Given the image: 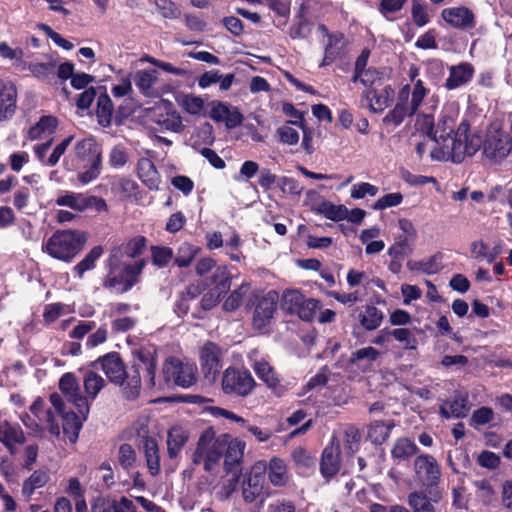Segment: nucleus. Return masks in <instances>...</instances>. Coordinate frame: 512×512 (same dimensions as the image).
Returning a JSON list of instances; mask_svg holds the SVG:
<instances>
[{"label": "nucleus", "mask_w": 512, "mask_h": 512, "mask_svg": "<svg viewBox=\"0 0 512 512\" xmlns=\"http://www.w3.org/2000/svg\"><path fill=\"white\" fill-rule=\"evenodd\" d=\"M135 362L130 371H126L124 363L116 352L108 353L93 362L94 368H100L110 382L122 386L125 397L133 400L138 397L141 389V372L145 371L151 386L155 385L156 361L146 350L134 353Z\"/></svg>", "instance_id": "1"}, {"label": "nucleus", "mask_w": 512, "mask_h": 512, "mask_svg": "<svg viewBox=\"0 0 512 512\" xmlns=\"http://www.w3.org/2000/svg\"><path fill=\"white\" fill-rule=\"evenodd\" d=\"M86 163L89 167L78 174V180L82 184H88L97 179L102 169V149L92 137L77 141L73 152L63 159V167L67 171L79 168V163Z\"/></svg>", "instance_id": "2"}, {"label": "nucleus", "mask_w": 512, "mask_h": 512, "mask_svg": "<svg viewBox=\"0 0 512 512\" xmlns=\"http://www.w3.org/2000/svg\"><path fill=\"white\" fill-rule=\"evenodd\" d=\"M482 146V137L478 133L470 132V124L463 120L454 135L451 145L437 147L431 151V158L438 161L451 159L454 163H461L465 157L473 156Z\"/></svg>", "instance_id": "3"}, {"label": "nucleus", "mask_w": 512, "mask_h": 512, "mask_svg": "<svg viewBox=\"0 0 512 512\" xmlns=\"http://www.w3.org/2000/svg\"><path fill=\"white\" fill-rule=\"evenodd\" d=\"M428 91L421 80L414 82L413 89L409 84L404 85L398 93L396 105L385 115L383 123L394 128L402 124L416 113Z\"/></svg>", "instance_id": "4"}, {"label": "nucleus", "mask_w": 512, "mask_h": 512, "mask_svg": "<svg viewBox=\"0 0 512 512\" xmlns=\"http://www.w3.org/2000/svg\"><path fill=\"white\" fill-rule=\"evenodd\" d=\"M86 242L84 233L77 230H57L42 243V251L50 257L71 263Z\"/></svg>", "instance_id": "5"}, {"label": "nucleus", "mask_w": 512, "mask_h": 512, "mask_svg": "<svg viewBox=\"0 0 512 512\" xmlns=\"http://www.w3.org/2000/svg\"><path fill=\"white\" fill-rule=\"evenodd\" d=\"M226 446V434L216 437L212 428L206 429L199 437L192 461L195 465H203L206 471H212L222 458Z\"/></svg>", "instance_id": "6"}, {"label": "nucleus", "mask_w": 512, "mask_h": 512, "mask_svg": "<svg viewBox=\"0 0 512 512\" xmlns=\"http://www.w3.org/2000/svg\"><path fill=\"white\" fill-rule=\"evenodd\" d=\"M483 155L494 163H499L505 159L512 151V142L510 136L502 129L500 123H492L482 139Z\"/></svg>", "instance_id": "7"}, {"label": "nucleus", "mask_w": 512, "mask_h": 512, "mask_svg": "<svg viewBox=\"0 0 512 512\" xmlns=\"http://www.w3.org/2000/svg\"><path fill=\"white\" fill-rule=\"evenodd\" d=\"M256 386V382L249 370L229 366L222 374L221 387L226 395L247 397Z\"/></svg>", "instance_id": "8"}, {"label": "nucleus", "mask_w": 512, "mask_h": 512, "mask_svg": "<svg viewBox=\"0 0 512 512\" xmlns=\"http://www.w3.org/2000/svg\"><path fill=\"white\" fill-rule=\"evenodd\" d=\"M197 366L176 357L168 358L163 365V376L167 383L189 388L197 381Z\"/></svg>", "instance_id": "9"}, {"label": "nucleus", "mask_w": 512, "mask_h": 512, "mask_svg": "<svg viewBox=\"0 0 512 512\" xmlns=\"http://www.w3.org/2000/svg\"><path fill=\"white\" fill-rule=\"evenodd\" d=\"M420 129L425 131L427 136L437 143L439 147L451 145L453 138L451 137L455 128V119L450 115H443L436 127H434V119L431 115H421Z\"/></svg>", "instance_id": "10"}, {"label": "nucleus", "mask_w": 512, "mask_h": 512, "mask_svg": "<svg viewBox=\"0 0 512 512\" xmlns=\"http://www.w3.org/2000/svg\"><path fill=\"white\" fill-rule=\"evenodd\" d=\"M223 350L214 342H206L199 351V362L203 377L214 383L223 367Z\"/></svg>", "instance_id": "11"}, {"label": "nucleus", "mask_w": 512, "mask_h": 512, "mask_svg": "<svg viewBox=\"0 0 512 512\" xmlns=\"http://www.w3.org/2000/svg\"><path fill=\"white\" fill-rule=\"evenodd\" d=\"M59 389L68 402L77 409L78 414L85 420L90 411L87 398L81 393L79 383L72 373H65L59 381Z\"/></svg>", "instance_id": "12"}, {"label": "nucleus", "mask_w": 512, "mask_h": 512, "mask_svg": "<svg viewBox=\"0 0 512 512\" xmlns=\"http://www.w3.org/2000/svg\"><path fill=\"white\" fill-rule=\"evenodd\" d=\"M55 203L58 206L69 207L79 212H83L91 207H95L98 211L107 210V204L104 199L76 192H65L57 197Z\"/></svg>", "instance_id": "13"}, {"label": "nucleus", "mask_w": 512, "mask_h": 512, "mask_svg": "<svg viewBox=\"0 0 512 512\" xmlns=\"http://www.w3.org/2000/svg\"><path fill=\"white\" fill-rule=\"evenodd\" d=\"M266 464L256 463L243 482V497L247 502H254L258 498L263 499L265 484Z\"/></svg>", "instance_id": "14"}, {"label": "nucleus", "mask_w": 512, "mask_h": 512, "mask_svg": "<svg viewBox=\"0 0 512 512\" xmlns=\"http://www.w3.org/2000/svg\"><path fill=\"white\" fill-rule=\"evenodd\" d=\"M318 30L326 37V41L324 42V57L319 64V67L322 68L331 65L344 55L345 39L340 32L330 33L323 24L319 25Z\"/></svg>", "instance_id": "15"}, {"label": "nucleus", "mask_w": 512, "mask_h": 512, "mask_svg": "<svg viewBox=\"0 0 512 512\" xmlns=\"http://www.w3.org/2000/svg\"><path fill=\"white\" fill-rule=\"evenodd\" d=\"M209 117L215 122H223L227 129L240 126L244 120L243 114L237 107L222 101H213Z\"/></svg>", "instance_id": "16"}, {"label": "nucleus", "mask_w": 512, "mask_h": 512, "mask_svg": "<svg viewBox=\"0 0 512 512\" xmlns=\"http://www.w3.org/2000/svg\"><path fill=\"white\" fill-rule=\"evenodd\" d=\"M441 17L455 29L470 30L476 26L475 14L465 6L445 8L441 12Z\"/></svg>", "instance_id": "17"}, {"label": "nucleus", "mask_w": 512, "mask_h": 512, "mask_svg": "<svg viewBox=\"0 0 512 512\" xmlns=\"http://www.w3.org/2000/svg\"><path fill=\"white\" fill-rule=\"evenodd\" d=\"M417 478L425 485L436 484L440 478V469L436 459L428 454L419 455L414 461Z\"/></svg>", "instance_id": "18"}, {"label": "nucleus", "mask_w": 512, "mask_h": 512, "mask_svg": "<svg viewBox=\"0 0 512 512\" xmlns=\"http://www.w3.org/2000/svg\"><path fill=\"white\" fill-rule=\"evenodd\" d=\"M91 512H137L133 501L126 496L97 497L91 503Z\"/></svg>", "instance_id": "19"}, {"label": "nucleus", "mask_w": 512, "mask_h": 512, "mask_svg": "<svg viewBox=\"0 0 512 512\" xmlns=\"http://www.w3.org/2000/svg\"><path fill=\"white\" fill-rule=\"evenodd\" d=\"M278 294L275 291H269L259 299L254 315L253 324L256 328L265 327L273 318L277 306Z\"/></svg>", "instance_id": "20"}, {"label": "nucleus", "mask_w": 512, "mask_h": 512, "mask_svg": "<svg viewBox=\"0 0 512 512\" xmlns=\"http://www.w3.org/2000/svg\"><path fill=\"white\" fill-rule=\"evenodd\" d=\"M252 368L257 377L263 381L276 396H282L284 394L285 387L282 385L278 374L269 362L264 359L255 361Z\"/></svg>", "instance_id": "21"}, {"label": "nucleus", "mask_w": 512, "mask_h": 512, "mask_svg": "<svg viewBox=\"0 0 512 512\" xmlns=\"http://www.w3.org/2000/svg\"><path fill=\"white\" fill-rule=\"evenodd\" d=\"M73 138H74L73 136H69V137L63 139L59 144H57L55 146V148L53 149V151L49 157H46V154L51 146V143H52L51 139L45 143L35 145L33 148L34 153H35L37 159L43 165L48 166V167H53L59 162L60 158L64 155L67 148L71 144Z\"/></svg>", "instance_id": "22"}, {"label": "nucleus", "mask_w": 512, "mask_h": 512, "mask_svg": "<svg viewBox=\"0 0 512 512\" xmlns=\"http://www.w3.org/2000/svg\"><path fill=\"white\" fill-rule=\"evenodd\" d=\"M17 108V89L10 82L0 78V121L13 117Z\"/></svg>", "instance_id": "23"}, {"label": "nucleus", "mask_w": 512, "mask_h": 512, "mask_svg": "<svg viewBox=\"0 0 512 512\" xmlns=\"http://www.w3.org/2000/svg\"><path fill=\"white\" fill-rule=\"evenodd\" d=\"M340 469V448L339 440L332 437L330 445H328L323 453L320 463V470L325 478H331L338 473Z\"/></svg>", "instance_id": "24"}, {"label": "nucleus", "mask_w": 512, "mask_h": 512, "mask_svg": "<svg viewBox=\"0 0 512 512\" xmlns=\"http://www.w3.org/2000/svg\"><path fill=\"white\" fill-rule=\"evenodd\" d=\"M137 176L149 190H159L161 177L151 159L142 157L138 160Z\"/></svg>", "instance_id": "25"}, {"label": "nucleus", "mask_w": 512, "mask_h": 512, "mask_svg": "<svg viewBox=\"0 0 512 512\" xmlns=\"http://www.w3.org/2000/svg\"><path fill=\"white\" fill-rule=\"evenodd\" d=\"M395 96L391 86H385L380 91L368 90L363 94V99L368 103L369 109L374 113H381L390 106Z\"/></svg>", "instance_id": "26"}, {"label": "nucleus", "mask_w": 512, "mask_h": 512, "mask_svg": "<svg viewBox=\"0 0 512 512\" xmlns=\"http://www.w3.org/2000/svg\"><path fill=\"white\" fill-rule=\"evenodd\" d=\"M449 77L446 79L445 87L449 90L459 88L469 83L474 75V68L470 63L463 62L449 68Z\"/></svg>", "instance_id": "27"}, {"label": "nucleus", "mask_w": 512, "mask_h": 512, "mask_svg": "<svg viewBox=\"0 0 512 512\" xmlns=\"http://www.w3.org/2000/svg\"><path fill=\"white\" fill-rule=\"evenodd\" d=\"M246 443L239 439H230L227 435V446L225 447L224 464L228 472H231L236 465L242 461Z\"/></svg>", "instance_id": "28"}, {"label": "nucleus", "mask_w": 512, "mask_h": 512, "mask_svg": "<svg viewBox=\"0 0 512 512\" xmlns=\"http://www.w3.org/2000/svg\"><path fill=\"white\" fill-rule=\"evenodd\" d=\"M30 413L36 418L46 423V428L53 435L60 434V426L56 419V414L51 409H45V403L42 399H36L30 407Z\"/></svg>", "instance_id": "29"}, {"label": "nucleus", "mask_w": 512, "mask_h": 512, "mask_svg": "<svg viewBox=\"0 0 512 512\" xmlns=\"http://www.w3.org/2000/svg\"><path fill=\"white\" fill-rule=\"evenodd\" d=\"M158 81V72L155 69L139 70L134 75L137 89L147 97L156 95L155 85Z\"/></svg>", "instance_id": "30"}, {"label": "nucleus", "mask_w": 512, "mask_h": 512, "mask_svg": "<svg viewBox=\"0 0 512 512\" xmlns=\"http://www.w3.org/2000/svg\"><path fill=\"white\" fill-rule=\"evenodd\" d=\"M118 250H113L109 257L110 271L105 279L104 286L114 289L118 293H123L121 288L124 286L123 269L120 267L118 259Z\"/></svg>", "instance_id": "31"}, {"label": "nucleus", "mask_w": 512, "mask_h": 512, "mask_svg": "<svg viewBox=\"0 0 512 512\" xmlns=\"http://www.w3.org/2000/svg\"><path fill=\"white\" fill-rule=\"evenodd\" d=\"M189 439V432L182 426H174L168 431L167 451L170 458H175L182 451Z\"/></svg>", "instance_id": "32"}, {"label": "nucleus", "mask_w": 512, "mask_h": 512, "mask_svg": "<svg viewBox=\"0 0 512 512\" xmlns=\"http://www.w3.org/2000/svg\"><path fill=\"white\" fill-rule=\"evenodd\" d=\"M269 481L274 486H284L289 481L287 466L281 458L273 457L266 465Z\"/></svg>", "instance_id": "33"}, {"label": "nucleus", "mask_w": 512, "mask_h": 512, "mask_svg": "<svg viewBox=\"0 0 512 512\" xmlns=\"http://www.w3.org/2000/svg\"><path fill=\"white\" fill-rule=\"evenodd\" d=\"M25 441L23 431L18 425L7 421L0 423V442L11 452L15 444H22Z\"/></svg>", "instance_id": "34"}, {"label": "nucleus", "mask_w": 512, "mask_h": 512, "mask_svg": "<svg viewBox=\"0 0 512 512\" xmlns=\"http://www.w3.org/2000/svg\"><path fill=\"white\" fill-rule=\"evenodd\" d=\"M333 437L339 440V445L343 443L344 449L350 455L356 453L360 447L361 433L353 425L345 426L338 434H334Z\"/></svg>", "instance_id": "35"}, {"label": "nucleus", "mask_w": 512, "mask_h": 512, "mask_svg": "<svg viewBox=\"0 0 512 512\" xmlns=\"http://www.w3.org/2000/svg\"><path fill=\"white\" fill-rule=\"evenodd\" d=\"M384 319V313L374 305H366L359 311L358 320L367 331L378 329Z\"/></svg>", "instance_id": "36"}, {"label": "nucleus", "mask_w": 512, "mask_h": 512, "mask_svg": "<svg viewBox=\"0 0 512 512\" xmlns=\"http://www.w3.org/2000/svg\"><path fill=\"white\" fill-rule=\"evenodd\" d=\"M151 119L164 130L180 133L184 128L182 118L175 110L166 111L165 113H157L155 110Z\"/></svg>", "instance_id": "37"}, {"label": "nucleus", "mask_w": 512, "mask_h": 512, "mask_svg": "<svg viewBox=\"0 0 512 512\" xmlns=\"http://www.w3.org/2000/svg\"><path fill=\"white\" fill-rule=\"evenodd\" d=\"M143 449L149 473L156 476L160 472V455L157 441L152 437H145Z\"/></svg>", "instance_id": "38"}, {"label": "nucleus", "mask_w": 512, "mask_h": 512, "mask_svg": "<svg viewBox=\"0 0 512 512\" xmlns=\"http://www.w3.org/2000/svg\"><path fill=\"white\" fill-rule=\"evenodd\" d=\"M50 480V475L46 470L34 471L22 485V495L26 500H30L37 489L44 487Z\"/></svg>", "instance_id": "39"}, {"label": "nucleus", "mask_w": 512, "mask_h": 512, "mask_svg": "<svg viewBox=\"0 0 512 512\" xmlns=\"http://www.w3.org/2000/svg\"><path fill=\"white\" fill-rule=\"evenodd\" d=\"M468 411L467 399L464 397L447 400L440 406V414L446 419L464 418L467 416Z\"/></svg>", "instance_id": "40"}, {"label": "nucleus", "mask_w": 512, "mask_h": 512, "mask_svg": "<svg viewBox=\"0 0 512 512\" xmlns=\"http://www.w3.org/2000/svg\"><path fill=\"white\" fill-rule=\"evenodd\" d=\"M393 427V421L375 420L368 426V439L375 445H381L388 439Z\"/></svg>", "instance_id": "41"}, {"label": "nucleus", "mask_w": 512, "mask_h": 512, "mask_svg": "<svg viewBox=\"0 0 512 512\" xmlns=\"http://www.w3.org/2000/svg\"><path fill=\"white\" fill-rule=\"evenodd\" d=\"M407 267L410 271L421 272L427 275L435 274L442 269V256L435 254L427 259L408 261Z\"/></svg>", "instance_id": "42"}, {"label": "nucleus", "mask_w": 512, "mask_h": 512, "mask_svg": "<svg viewBox=\"0 0 512 512\" xmlns=\"http://www.w3.org/2000/svg\"><path fill=\"white\" fill-rule=\"evenodd\" d=\"M417 451L418 447L416 444L409 438L403 437L395 441L391 449V456L394 460L401 462L414 456Z\"/></svg>", "instance_id": "43"}, {"label": "nucleus", "mask_w": 512, "mask_h": 512, "mask_svg": "<svg viewBox=\"0 0 512 512\" xmlns=\"http://www.w3.org/2000/svg\"><path fill=\"white\" fill-rule=\"evenodd\" d=\"M83 386L87 401L96 399L100 391L105 387V380L94 371L84 373Z\"/></svg>", "instance_id": "44"}, {"label": "nucleus", "mask_w": 512, "mask_h": 512, "mask_svg": "<svg viewBox=\"0 0 512 512\" xmlns=\"http://www.w3.org/2000/svg\"><path fill=\"white\" fill-rule=\"evenodd\" d=\"M57 119L53 116H43L29 129V138L32 140L44 138L54 133Z\"/></svg>", "instance_id": "45"}, {"label": "nucleus", "mask_w": 512, "mask_h": 512, "mask_svg": "<svg viewBox=\"0 0 512 512\" xmlns=\"http://www.w3.org/2000/svg\"><path fill=\"white\" fill-rule=\"evenodd\" d=\"M213 290L219 295L225 294L231 287V275L227 266H217L211 276Z\"/></svg>", "instance_id": "46"}, {"label": "nucleus", "mask_w": 512, "mask_h": 512, "mask_svg": "<svg viewBox=\"0 0 512 512\" xmlns=\"http://www.w3.org/2000/svg\"><path fill=\"white\" fill-rule=\"evenodd\" d=\"M312 28L313 22L307 16L300 14L295 16L288 33L292 39H306L310 36Z\"/></svg>", "instance_id": "47"}, {"label": "nucleus", "mask_w": 512, "mask_h": 512, "mask_svg": "<svg viewBox=\"0 0 512 512\" xmlns=\"http://www.w3.org/2000/svg\"><path fill=\"white\" fill-rule=\"evenodd\" d=\"M200 248L188 242H183L177 248L174 258V264L180 268H186L191 265Z\"/></svg>", "instance_id": "48"}, {"label": "nucleus", "mask_w": 512, "mask_h": 512, "mask_svg": "<svg viewBox=\"0 0 512 512\" xmlns=\"http://www.w3.org/2000/svg\"><path fill=\"white\" fill-rule=\"evenodd\" d=\"M59 416H61L63 420V432L71 442H75L82 427V421L80 417L73 411L64 412Z\"/></svg>", "instance_id": "49"}, {"label": "nucleus", "mask_w": 512, "mask_h": 512, "mask_svg": "<svg viewBox=\"0 0 512 512\" xmlns=\"http://www.w3.org/2000/svg\"><path fill=\"white\" fill-rule=\"evenodd\" d=\"M144 266V260H138L134 263L123 265L122 269L124 275V286L121 288L122 292L129 291L138 282V277L141 274Z\"/></svg>", "instance_id": "50"}, {"label": "nucleus", "mask_w": 512, "mask_h": 512, "mask_svg": "<svg viewBox=\"0 0 512 512\" xmlns=\"http://www.w3.org/2000/svg\"><path fill=\"white\" fill-rule=\"evenodd\" d=\"M96 114L100 125H110L113 114V104L110 97L106 93L100 94L97 99Z\"/></svg>", "instance_id": "51"}, {"label": "nucleus", "mask_w": 512, "mask_h": 512, "mask_svg": "<svg viewBox=\"0 0 512 512\" xmlns=\"http://www.w3.org/2000/svg\"><path fill=\"white\" fill-rule=\"evenodd\" d=\"M414 240L415 239L399 235L394 244L388 248V255L393 259H400L411 254Z\"/></svg>", "instance_id": "52"}, {"label": "nucleus", "mask_w": 512, "mask_h": 512, "mask_svg": "<svg viewBox=\"0 0 512 512\" xmlns=\"http://www.w3.org/2000/svg\"><path fill=\"white\" fill-rule=\"evenodd\" d=\"M319 213L325 218L338 222L346 219L348 208L345 205H335L331 202H323L319 206Z\"/></svg>", "instance_id": "53"}, {"label": "nucleus", "mask_w": 512, "mask_h": 512, "mask_svg": "<svg viewBox=\"0 0 512 512\" xmlns=\"http://www.w3.org/2000/svg\"><path fill=\"white\" fill-rule=\"evenodd\" d=\"M102 253L103 248L101 246H95L92 248L84 259L74 266L73 270L75 274L79 278H82L86 271L92 270L95 267V262L100 258Z\"/></svg>", "instance_id": "54"}, {"label": "nucleus", "mask_w": 512, "mask_h": 512, "mask_svg": "<svg viewBox=\"0 0 512 512\" xmlns=\"http://www.w3.org/2000/svg\"><path fill=\"white\" fill-rule=\"evenodd\" d=\"M30 72L37 78L51 81L56 73V61L37 62L29 65Z\"/></svg>", "instance_id": "55"}, {"label": "nucleus", "mask_w": 512, "mask_h": 512, "mask_svg": "<svg viewBox=\"0 0 512 512\" xmlns=\"http://www.w3.org/2000/svg\"><path fill=\"white\" fill-rule=\"evenodd\" d=\"M305 296L299 290H286L282 295L281 306L290 314H295L303 303Z\"/></svg>", "instance_id": "56"}, {"label": "nucleus", "mask_w": 512, "mask_h": 512, "mask_svg": "<svg viewBox=\"0 0 512 512\" xmlns=\"http://www.w3.org/2000/svg\"><path fill=\"white\" fill-rule=\"evenodd\" d=\"M408 503L414 512H435L431 500L423 493H410Z\"/></svg>", "instance_id": "57"}, {"label": "nucleus", "mask_w": 512, "mask_h": 512, "mask_svg": "<svg viewBox=\"0 0 512 512\" xmlns=\"http://www.w3.org/2000/svg\"><path fill=\"white\" fill-rule=\"evenodd\" d=\"M320 308L321 302L319 300L314 298H304L303 303H301L295 314L304 321H311L314 319Z\"/></svg>", "instance_id": "58"}, {"label": "nucleus", "mask_w": 512, "mask_h": 512, "mask_svg": "<svg viewBox=\"0 0 512 512\" xmlns=\"http://www.w3.org/2000/svg\"><path fill=\"white\" fill-rule=\"evenodd\" d=\"M392 337L398 342L402 343L403 348L406 350H415L418 346L417 338L414 333L408 328H397L391 330Z\"/></svg>", "instance_id": "59"}, {"label": "nucleus", "mask_w": 512, "mask_h": 512, "mask_svg": "<svg viewBox=\"0 0 512 512\" xmlns=\"http://www.w3.org/2000/svg\"><path fill=\"white\" fill-rule=\"evenodd\" d=\"M146 245V239L143 236H138L131 239L128 243H126L122 248H118V255L122 253L128 258H136L138 257L144 250Z\"/></svg>", "instance_id": "60"}, {"label": "nucleus", "mask_w": 512, "mask_h": 512, "mask_svg": "<svg viewBox=\"0 0 512 512\" xmlns=\"http://www.w3.org/2000/svg\"><path fill=\"white\" fill-rule=\"evenodd\" d=\"M250 284L243 283L241 286L232 291L228 298L224 301L223 308L226 311H234L240 307L243 301L244 295L249 291Z\"/></svg>", "instance_id": "61"}, {"label": "nucleus", "mask_w": 512, "mask_h": 512, "mask_svg": "<svg viewBox=\"0 0 512 512\" xmlns=\"http://www.w3.org/2000/svg\"><path fill=\"white\" fill-rule=\"evenodd\" d=\"M180 105L190 115H199L204 110V100L194 94L184 95Z\"/></svg>", "instance_id": "62"}, {"label": "nucleus", "mask_w": 512, "mask_h": 512, "mask_svg": "<svg viewBox=\"0 0 512 512\" xmlns=\"http://www.w3.org/2000/svg\"><path fill=\"white\" fill-rule=\"evenodd\" d=\"M411 16L414 24L417 27H423L427 25L431 20L428 6L425 3L418 1H413L412 3Z\"/></svg>", "instance_id": "63"}, {"label": "nucleus", "mask_w": 512, "mask_h": 512, "mask_svg": "<svg viewBox=\"0 0 512 512\" xmlns=\"http://www.w3.org/2000/svg\"><path fill=\"white\" fill-rule=\"evenodd\" d=\"M137 455L134 448L129 444H122L118 449V462L125 470H130L136 463Z\"/></svg>", "instance_id": "64"}]
</instances>
